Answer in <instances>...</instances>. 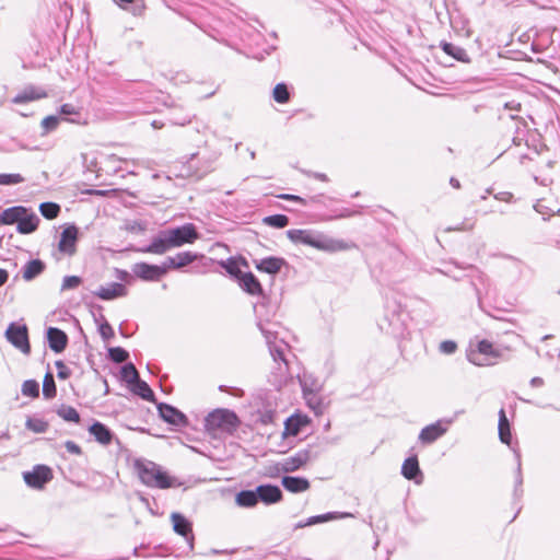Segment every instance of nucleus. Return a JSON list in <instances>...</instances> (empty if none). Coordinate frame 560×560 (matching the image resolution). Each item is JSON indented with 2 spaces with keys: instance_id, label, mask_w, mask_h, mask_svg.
Returning <instances> with one entry per match:
<instances>
[{
  "instance_id": "obj_1",
  "label": "nucleus",
  "mask_w": 560,
  "mask_h": 560,
  "mask_svg": "<svg viewBox=\"0 0 560 560\" xmlns=\"http://www.w3.org/2000/svg\"><path fill=\"white\" fill-rule=\"evenodd\" d=\"M199 238V233L192 223L164 231L161 236L155 237L151 244L139 249L144 254L162 255L171 248L180 247L185 244H192Z\"/></svg>"
},
{
  "instance_id": "obj_2",
  "label": "nucleus",
  "mask_w": 560,
  "mask_h": 560,
  "mask_svg": "<svg viewBox=\"0 0 560 560\" xmlns=\"http://www.w3.org/2000/svg\"><path fill=\"white\" fill-rule=\"evenodd\" d=\"M288 236L295 243H302L323 252H341L351 246L342 240H334L323 235H316L307 230H290Z\"/></svg>"
},
{
  "instance_id": "obj_3",
  "label": "nucleus",
  "mask_w": 560,
  "mask_h": 560,
  "mask_svg": "<svg viewBox=\"0 0 560 560\" xmlns=\"http://www.w3.org/2000/svg\"><path fill=\"white\" fill-rule=\"evenodd\" d=\"M15 223L21 234H31L37 230L39 219L31 209L23 206L7 208L0 213V225Z\"/></svg>"
},
{
  "instance_id": "obj_4",
  "label": "nucleus",
  "mask_w": 560,
  "mask_h": 560,
  "mask_svg": "<svg viewBox=\"0 0 560 560\" xmlns=\"http://www.w3.org/2000/svg\"><path fill=\"white\" fill-rule=\"evenodd\" d=\"M502 355V350L487 339L477 341L475 346H470L468 351V360L478 366L493 365Z\"/></svg>"
},
{
  "instance_id": "obj_5",
  "label": "nucleus",
  "mask_w": 560,
  "mask_h": 560,
  "mask_svg": "<svg viewBox=\"0 0 560 560\" xmlns=\"http://www.w3.org/2000/svg\"><path fill=\"white\" fill-rule=\"evenodd\" d=\"M240 425L237 416L226 409H217L208 415L205 427L213 435L220 433H232Z\"/></svg>"
},
{
  "instance_id": "obj_6",
  "label": "nucleus",
  "mask_w": 560,
  "mask_h": 560,
  "mask_svg": "<svg viewBox=\"0 0 560 560\" xmlns=\"http://www.w3.org/2000/svg\"><path fill=\"white\" fill-rule=\"evenodd\" d=\"M138 474L141 481L149 486L160 489H167L172 487L171 477L153 463L138 465Z\"/></svg>"
},
{
  "instance_id": "obj_7",
  "label": "nucleus",
  "mask_w": 560,
  "mask_h": 560,
  "mask_svg": "<svg viewBox=\"0 0 560 560\" xmlns=\"http://www.w3.org/2000/svg\"><path fill=\"white\" fill-rule=\"evenodd\" d=\"M312 419L307 415L299 410L295 411L284 420L283 431L281 433L282 440L298 436L305 428L310 427Z\"/></svg>"
},
{
  "instance_id": "obj_8",
  "label": "nucleus",
  "mask_w": 560,
  "mask_h": 560,
  "mask_svg": "<svg viewBox=\"0 0 560 560\" xmlns=\"http://www.w3.org/2000/svg\"><path fill=\"white\" fill-rule=\"evenodd\" d=\"M310 459L307 451H302L293 456L285 458L282 463L268 468L267 476L276 477L280 472H291L303 467Z\"/></svg>"
},
{
  "instance_id": "obj_9",
  "label": "nucleus",
  "mask_w": 560,
  "mask_h": 560,
  "mask_svg": "<svg viewBox=\"0 0 560 560\" xmlns=\"http://www.w3.org/2000/svg\"><path fill=\"white\" fill-rule=\"evenodd\" d=\"M7 339L24 354H30L31 345L28 330L25 325L10 324L5 331Z\"/></svg>"
},
{
  "instance_id": "obj_10",
  "label": "nucleus",
  "mask_w": 560,
  "mask_h": 560,
  "mask_svg": "<svg viewBox=\"0 0 560 560\" xmlns=\"http://www.w3.org/2000/svg\"><path fill=\"white\" fill-rule=\"evenodd\" d=\"M52 470L45 465H37L32 471H26L23 475L24 481L27 486L35 489H43L44 486L52 479Z\"/></svg>"
},
{
  "instance_id": "obj_11",
  "label": "nucleus",
  "mask_w": 560,
  "mask_h": 560,
  "mask_svg": "<svg viewBox=\"0 0 560 560\" xmlns=\"http://www.w3.org/2000/svg\"><path fill=\"white\" fill-rule=\"evenodd\" d=\"M79 229L74 224L67 225L61 232L58 243V250L67 256H72L77 252V242Z\"/></svg>"
},
{
  "instance_id": "obj_12",
  "label": "nucleus",
  "mask_w": 560,
  "mask_h": 560,
  "mask_svg": "<svg viewBox=\"0 0 560 560\" xmlns=\"http://www.w3.org/2000/svg\"><path fill=\"white\" fill-rule=\"evenodd\" d=\"M133 273L144 281H158L167 273V267L138 262L133 266Z\"/></svg>"
},
{
  "instance_id": "obj_13",
  "label": "nucleus",
  "mask_w": 560,
  "mask_h": 560,
  "mask_svg": "<svg viewBox=\"0 0 560 560\" xmlns=\"http://www.w3.org/2000/svg\"><path fill=\"white\" fill-rule=\"evenodd\" d=\"M48 93L42 89L34 85L26 86L21 93L15 95L12 98V103L14 104H25L34 101H38L42 98H46Z\"/></svg>"
},
{
  "instance_id": "obj_14",
  "label": "nucleus",
  "mask_w": 560,
  "mask_h": 560,
  "mask_svg": "<svg viewBox=\"0 0 560 560\" xmlns=\"http://www.w3.org/2000/svg\"><path fill=\"white\" fill-rule=\"evenodd\" d=\"M258 500L265 504H273L282 500V492L277 486L262 485L256 489Z\"/></svg>"
},
{
  "instance_id": "obj_15",
  "label": "nucleus",
  "mask_w": 560,
  "mask_h": 560,
  "mask_svg": "<svg viewBox=\"0 0 560 560\" xmlns=\"http://www.w3.org/2000/svg\"><path fill=\"white\" fill-rule=\"evenodd\" d=\"M447 431L441 421L432 423L423 428L419 434V440L423 444H431L441 438Z\"/></svg>"
},
{
  "instance_id": "obj_16",
  "label": "nucleus",
  "mask_w": 560,
  "mask_h": 560,
  "mask_svg": "<svg viewBox=\"0 0 560 560\" xmlns=\"http://www.w3.org/2000/svg\"><path fill=\"white\" fill-rule=\"evenodd\" d=\"M222 267L231 277L236 279L238 282L247 273V271L244 269L248 268V262L244 258H230L226 261L222 262Z\"/></svg>"
},
{
  "instance_id": "obj_17",
  "label": "nucleus",
  "mask_w": 560,
  "mask_h": 560,
  "mask_svg": "<svg viewBox=\"0 0 560 560\" xmlns=\"http://www.w3.org/2000/svg\"><path fill=\"white\" fill-rule=\"evenodd\" d=\"M128 293L127 288L121 283H112L107 287H101L95 295L104 301L114 300L117 298L126 296Z\"/></svg>"
},
{
  "instance_id": "obj_18",
  "label": "nucleus",
  "mask_w": 560,
  "mask_h": 560,
  "mask_svg": "<svg viewBox=\"0 0 560 560\" xmlns=\"http://www.w3.org/2000/svg\"><path fill=\"white\" fill-rule=\"evenodd\" d=\"M49 347L52 351L62 352L68 343V337L65 331L59 328L50 327L47 331Z\"/></svg>"
},
{
  "instance_id": "obj_19",
  "label": "nucleus",
  "mask_w": 560,
  "mask_h": 560,
  "mask_svg": "<svg viewBox=\"0 0 560 560\" xmlns=\"http://www.w3.org/2000/svg\"><path fill=\"white\" fill-rule=\"evenodd\" d=\"M160 416L168 423L179 425L186 423V417L176 408L161 404L159 406Z\"/></svg>"
},
{
  "instance_id": "obj_20",
  "label": "nucleus",
  "mask_w": 560,
  "mask_h": 560,
  "mask_svg": "<svg viewBox=\"0 0 560 560\" xmlns=\"http://www.w3.org/2000/svg\"><path fill=\"white\" fill-rule=\"evenodd\" d=\"M238 285L250 295H261L264 292L261 283L250 271L238 281Z\"/></svg>"
},
{
  "instance_id": "obj_21",
  "label": "nucleus",
  "mask_w": 560,
  "mask_h": 560,
  "mask_svg": "<svg viewBox=\"0 0 560 560\" xmlns=\"http://www.w3.org/2000/svg\"><path fill=\"white\" fill-rule=\"evenodd\" d=\"M197 259V255L191 252H183L177 254L175 257H168L164 262V267H167V271L170 269H179L183 268Z\"/></svg>"
},
{
  "instance_id": "obj_22",
  "label": "nucleus",
  "mask_w": 560,
  "mask_h": 560,
  "mask_svg": "<svg viewBox=\"0 0 560 560\" xmlns=\"http://www.w3.org/2000/svg\"><path fill=\"white\" fill-rule=\"evenodd\" d=\"M171 521L175 533L185 538L192 536L191 523L184 515L179 513H173L171 515Z\"/></svg>"
},
{
  "instance_id": "obj_23",
  "label": "nucleus",
  "mask_w": 560,
  "mask_h": 560,
  "mask_svg": "<svg viewBox=\"0 0 560 560\" xmlns=\"http://www.w3.org/2000/svg\"><path fill=\"white\" fill-rule=\"evenodd\" d=\"M282 486L284 487L285 490L292 493L304 492L308 490L311 487L310 481L307 479L291 476H285L282 478Z\"/></svg>"
},
{
  "instance_id": "obj_24",
  "label": "nucleus",
  "mask_w": 560,
  "mask_h": 560,
  "mask_svg": "<svg viewBox=\"0 0 560 560\" xmlns=\"http://www.w3.org/2000/svg\"><path fill=\"white\" fill-rule=\"evenodd\" d=\"M284 265V260L279 257H267L256 262V268L259 271L267 272L270 275L278 273Z\"/></svg>"
},
{
  "instance_id": "obj_25",
  "label": "nucleus",
  "mask_w": 560,
  "mask_h": 560,
  "mask_svg": "<svg viewBox=\"0 0 560 560\" xmlns=\"http://www.w3.org/2000/svg\"><path fill=\"white\" fill-rule=\"evenodd\" d=\"M89 432L94 436V439L98 443H101L103 445H108L112 442L113 434H112L110 430L105 424H103L101 422L93 423L90 427Z\"/></svg>"
},
{
  "instance_id": "obj_26",
  "label": "nucleus",
  "mask_w": 560,
  "mask_h": 560,
  "mask_svg": "<svg viewBox=\"0 0 560 560\" xmlns=\"http://www.w3.org/2000/svg\"><path fill=\"white\" fill-rule=\"evenodd\" d=\"M401 474L408 480L416 479L421 474L417 456L405 459L401 466Z\"/></svg>"
},
{
  "instance_id": "obj_27",
  "label": "nucleus",
  "mask_w": 560,
  "mask_h": 560,
  "mask_svg": "<svg viewBox=\"0 0 560 560\" xmlns=\"http://www.w3.org/2000/svg\"><path fill=\"white\" fill-rule=\"evenodd\" d=\"M45 270V264L39 259L28 261L23 269V279L31 281Z\"/></svg>"
},
{
  "instance_id": "obj_28",
  "label": "nucleus",
  "mask_w": 560,
  "mask_h": 560,
  "mask_svg": "<svg viewBox=\"0 0 560 560\" xmlns=\"http://www.w3.org/2000/svg\"><path fill=\"white\" fill-rule=\"evenodd\" d=\"M499 436L502 443L510 445L512 434L504 409L499 411Z\"/></svg>"
},
{
  "instance_id": "obj_29",
  "label": "nucleus",
  "mask_w": 560,
  "mask_h": 560,
  "mask_svg": "<svg viewBox=\"0 0 560 560\" xmlns=\"http://www.w3.org/2000/svg\"><path fill=\"white\" fill-rule=\"evenodd\" d=\"M129 389L133 394L140 396L144 400H148V401L154 400V394H153L152 389L149 387V385L144 381H141L140 378H138V381L135 382L129 387Z\"/></svg>"
},
{
  "instance_id": "obj_30",
  "label": "nucleus",
  "mask_w": 560,
  "mask_h": 560,
  "mask_svg": "<svg viewBox=\"0 0 560 560\" xmlns=\"http://www.w3.org/2000/svg\"><path fill=\"white\" fill-rule=\"evenodd\" d=\"M258 497L256 491L244 490L237 493L236 503L240 506L253 508L257 504Z\"/></svg>"
},
{
  "instance_id": "obj_31",
  "label": "nucleus",
  "mask_w": 560,
  "mask_h": 560,
  "mask_svg": "<svg viewBox=\"0 0 560 560\" xmlns=\"http://www.w3.org/2000/svg\"><path fill=\"white\" fill-rule=\"evenodd\" d=\"M442 49L445 54L452 56L458 61L467 62L469 58L464 48L453 45L452 43H444Z\"/></svg>"
},
{
  "instance_id": "obj_32",
  "label": "nucleus",
  "mask_w": 560,
  "mask_h": 560,
  "mask_svg": "<svg viewBox=\"0 0 560 560\" xmlns=\"http://www.w3.org/2000/svg\"><path fill=\"white\" fill-rule=\"evenodd\" d=\"M39 211L45 219L54 220L60 213V206L56 202H43L39 205Z\"/></svg>"
},
{
  "instance_id": "obj_33",
  "label": "nucleus",
  "mask_w": 560,
  "mask_h": 560,
  "mask_svg": "<svg viewBox=\"0 0 560 560\" xmlns=\"http://www.w3.org/2000/svg\"><path fill=\"white\" fill-rule=\"evenodd\" d=\"M120 374L122 381H125L128 384V387H130L139 378V373L132 363L124 365L121 368Z\"/></svg>"
},
{
  "instance_id": "obj_34",
  "label": "nucleus",
  "mask_w": 560,
  "mask_h": 560,
  "mask_svg": "<svg viewBox=\"0 0 560 560\" xmlns=\"http://www.w3.org/2000/svg\"><path fill=\"white\" fill-rule=\"evenodd\" d=\"M57 415L62 418L65 421H69V422H74V423H79L80 422V415L79 412L77 411L75 408L71 407V406H61L58 410H57Z\"/></svg>"
},
{
  "instance_id": "obj_35",
  "label": "nucleus",
  "mask_w": 560,
  "mask_h": 560,
  "mask_svg": "<svg viewBox=\"0 0 560 560\" xmlns=\"http://www.w3.org/2000/svg\"><path fill=\"white\" fill-rule=\"evenodd\" d=\"M262 222L266 225L277 228V229H282L289 224V218L284 214H273V215L264 218Z\"/></svg>"
},
{
  "instance_id": "obj_36",
  "label": "nucleus",
  "mask_w": 560,
  "mask_h": 560,
  "mask_svg": "<svg viewBox=\"0 0 560 560\" xmlns=\"http://www.w3.org/2000/svg\"><path fill=\"white\" fill-rule=\"evenodd\" d=\"M272 97L277 103H287L290 100L288 86L284 83H278L272 91Z\"/></svg>"
},
{
  "instance_id": "obj_37",
  "label": "nucleus",
  "mask_w": 560,
  "mask_h": 560,
  "mask_svg": "<svg viewBox=\"0 0 560 560\" xmlns=\"http://www.w3.org/2000/svg\"><path fill=\"white\" fill-rule=\"evenodd\" d=\"M56 385L51 373H47L44 377L43 394L46 398L50 399L56 396Z\"/></svg>"
},
{
  "instance_id": "obj_38",
  "label": "nucleus",
  "mask_w": 560,
  "mask_h": 560,
  "mask_svg": "<svg viewBox=\"0 0 560 560\" xmlns=\"http://www.w3.org/2000/svg\"><path fill=\"white\" fill-rule=\"evenodd\" d=\"M22 394L27 397L37 398L39 396V385L34 380H27L22 385Z\"/></svg>"
},
{
  "instance_id": "obj_39",
  "label": "nucleus",
  "mask_w": 560,
  "mask_h": 560,
  "mask_svg": "<svg viewBox=\"0 0 560 560\" xmlns=\"http://www.w3.org/2000/svg\"><path fill=\"white\" fill-rule=\"evenodd\" d=\"M25 180V178L19 173L12 174H0V185L1 186H11L18 185Z\"/></svg>"
},
{
  "instance_id": "obj_40",
  "label": "nucleus",
  "mask_w": 560,
  "mask_h": 560,
  "mask_svg": "<svg viewBox=\"0 0 560 560\" xmlns=\"http://www.w3.org/2000/svg\"><path fill=\"white\" fill-rule=\"evenodd\" d=\"M26 428L35 433H44L48 429V423L42 419L28 418Z\"/></svg>"
},
{
  "instance_id": "obj_41",
  "label": "nucleus",
  "mask_w": 560,
  "mask_h": 560,
  "mask_svg": "<svg viewBox=\"0 0 560 560\" xmlns=\"http://www.w3.org/2000/svg\"><path fill=\"white\" fill-rule=\"evenodd\" d=\"M108 355L112 361L116 363H122L128 359L129 354L124 348L115 347L108 350Z\"/></svg>"
},
{
  "instance_id": "obj_42",
  "label": "nucleus",
  "mask_w": 560,
  "mask_h": 560,
  "mask_svg": "<svg viewBox=\"0 0 560 560\" xmlns=\"http://www.w3.org/2000/svg\"><path fill=\"white\" fill-rule=\"evenodd\" d=\"M58 125H59L58 117H56V116L45 117L40 122V126L44 130L43 135H46V133L55 130L58 127Z\"/></svg>"
},
{
  "instance_id": "obj_43",
  "label": "nucleus",
  "mask_w": 560,
  "mask_h": 560,
  "mask_svg": "<svg viewBox=\"0 0 560 560\" xmlns=\"http://www.w3.org/2000/svg\"><path fill=\"white\" fill-rule=\"evenodd\" d=\"M82 283V279L78 276H68L62 281V290L75 289Z\"/></svg>"
},
{
  "instance_id": "obj_44",
  "label": "nucleus",
  "mask_w": 560,
  "mask_h": 560,
  "mask_svg": "<svg viewBox=\"0 0 560 560\" xmlns=\"http://www.w3.org/2000/svg\"><path fill=\"white\" fill-rule=\"evenodd\" d=\"M440 350L445 354H452L457 350V343L453 340H444L440 343Z\"/></svg>"
},
{
  "instance_id": "obj_45",
  "label": "nucleus",
  "mask_w": 560,
  "mask_h": 560,
  "mask_svg": "<svg viewBox=\"0 0 560 560\" xmlns=\"http://www.w3.org/2000/svg\"><path fill=\"white\" fill-rule=\"evenodd\" d=\"M56 366L59 378L67 380L70 376V370L62 361L56 362Z\"/></svg>"
},
{
  "instance_id": "obj_46",
  "label": "nucleus",
  "mask_w": 560,
  "mask_h": 560,
  "mask_svg": "<svg viewBox=\"0 0 560 560\" xmlns=\"http://www.w3.org/2000/svg\"><path fill=\"white\" fill-rule=\"evenodd\" d=\"M100 334L104 339H110L114 337L113 327L108 323H104L100 326Z\"/></svg>"
},
{
  "instance_id": "obj_47",
  "label": "nucleus",
  "mask_w": 560,
  "mask_h": 560,
  "mask_svg": "<svg viewBox=\"0 0 560 560\" xmlns=\"http://www.w3.org/2000/svg\"><path fill=\"white\" fill-rule=\"evenodd\" d=\"M331 518H332L331 514H324V515L313 516L305 524L300 525V527H303V526H306V525H313V524H316V523L326 522V521H329Z\"/></svg>"
},
{
  "instance_id": "obj_48",
  "label": "nucleus",
  "mask_w": 560,
  "mask_h": 560,
  "mask_svg": "<svg viewBox=\"0 0 560 560\" xmlns=\"http://www.w3.org/2000/svg\"><path fill=\"white\" fill-rule=\"evenodd\" d=\"M65 447L71 454H74V455H81L82 454V448L77 443H74L73 441H67L65 443Z\"/></svg>"
},
{
  "instance_id": "obj_49",
  "label": "nucleus",
  "mask_w": 560,
  "mask_h": 560,
  "mask_svg": "<svg viewBox=\"0 0 560 560\" xmlns=\"http://www.w3.org/2000/svg\"><path fill=\"white\" fill-rule=\"evenodd\" d=\"M60 113L63 115H77L78 110L72 104H63L60 107Z\"/></svg>"
},
{
  "instance_id": "obj_50",
  "label": "nucleus",
  "mask_w": 560,
  "mask_h": 560,
  "mask_svg": "<svg viewBox=\"0 0 560 560\" xmlns=\"http://www.w3.org/2000/svg\"><path fill=\"white\" fill-rule=\"evenodd\" d=\"M279 198L283 200L299 201L304 203V199L295 195L282 194L279 196Z\"/></svg>"
},
{
  "instance_id": "obj_51",
  "label": "nucleus",
  "mask_w": 560,
  "mask_h": 560,
  "mask_svg": "<svg viewBox=\"0 0 560 560\" xmlns=\"http://www.w3.org/2000/svg\"><path fill=\"white\" fill-rule=\"evenodd\" d=\"M273 419H275V413L272 411H268L262 416L261 421L264 424H269V423L273 422Z\"/></svg>"
},
{
  "instance_id": "obj_52",
  "label": "nucleus",
  "mask_w": 560,
  "mask_h": 560,
  "mask_svg": "<svg viewBox=\"0 0 560 560\" xmlns=\"http://www.w3.org/2000/svg\"><path fill=\"white\" fill-rule=\"evenodd\" d=\"M9 279V273L5 269H0V287H2Z\"/></svg>"
},
{
  "instance_id": "obj_53",
  "label": "nucleus",
  "mask_w": 560,
  "mask_h": 560,
  "mask_svg": "<svg viewBox=\"0 0 560 560\" xmlns=\"http://www.w3.org/2000/svg\"><path fill=\"white\" fill-rule=\"evenodd\" d=\"M129 277V273L125 270L118 271V278L120 280H126Z\"/></svg>"
},
{
  "instance_id": "obj_54",
  "label": "nucleus",
  "mask_w": 560,
  "mask_h": 560,
  "mask_svg": "<svg viewBox=\"0 0 560 560\" xmlns=\"http://www.w3.org/2000/svg\"><path fill=\"white\" fill-rule=\"evenodd\" d=\"M91 194L96 195V196H105V195H106V191H103V190H93V191H91Z\"/></svg>"
}]
</instances>
